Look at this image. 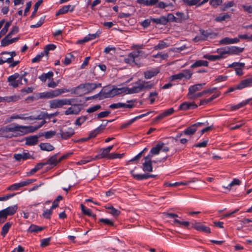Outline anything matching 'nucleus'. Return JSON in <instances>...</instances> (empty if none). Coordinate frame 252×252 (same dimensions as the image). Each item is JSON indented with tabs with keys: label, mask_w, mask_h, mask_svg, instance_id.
<instances>
[{
	"label": "nucleus",
	"mask_w": 252,
	"mask_h": 252,
	"mask_svg": "<svg viewBox=\"0 0 252 252\" xmlns=\"http://www.w3.org/2000/svg\"><path fill=\"white\" fill-rule=\"evenodd\" d=\"M46 121H42L38 126H23L12 124L0 128L1 136L10 138L13 137L24 135L27 131L33 132L42 126Z\"/></svg>",
	"instance_id": "f257e3e1"
},
{
	"label": "nucleus",
	"mask_w": 252,
	"mask_h": 252,
	"mask_svg": "<svg viewBox=\"0 0 252 252\" xmlns=\"http://www.w3.org/2000/svg\"><path fill=\"white\" fill-rule=\"evenodd\" d=\"M101 87V83H87L82 84L74 89V93L79 94L81 93L83 94H88L94 90L96 88Z\"/></svg>",
	"instance_id": "f03ea898"
},
{
	"label": "nucleus",
	"mask_w": 252,
	"mask_h": 252,
	"mask_svg": "<svg viewBox=\"0 0 252 252\" xmlns=\"http://www.w3.org/2000/svg\"><path fill=\"white\" fill-rule=\"evenodd\" d=\"M72 99H56L49 101V106L51 109L61 108L65 105H72Z\"/></svg>",
	"instance_id": "7ed1b4c3"
},
{
	"label": "nucleus",
	"mask_w": 252,
	"mask_h": 252,
	"mask_svg": "<svg viewBox=\"0 0 252 252\" xmlns=\"http://www.w3.org/2000/svg\"><path fill=\"white\" fill-rule=\"evenodd\" d=\"M67 92V90L58 89L51 90L49 92L40 93L38 94L39 98L40 99H48L57 97L63 93Z\"/></svg>",
	"instance_id": "20e7f679"
},
{
	"label": "nucleus",
	"mask_w": 252,
	"mask_h": 252,
	"mask_svg": "<svg viewBox=\"0 0 252 252\" xmlns=\"http://www.w3.org/2000/svg\"><path fill=\"white\" fill-rule=\"evenodd\" d=\"M20 74L18 73L9 76L7 78V81L9 82V86L13 88H17L20 85H22V80L19 78Z\"/></svg>",
	"instance_id": "39448f33"
},
{
	"label": "nucleus",
	"mask_w": 252,
	"mask_h": 252,
	"mask_svg": "<svg viewBox=\"0 0 252 252\" xmlns=\"http://www.w3.org/2000/svg\"><path fill=\"white\" fill-rule=\"evenodd\" d=\"M117 92L116 90H111L108 93H102V90H101L98 94H97L93 96L87 97L86 98V100H89L90 99H94L96 98L99 96H100L101 97L99 98L100 99L107 98L109 97H111L117 94L116 93Z\"/></svg>",
	"instance_id": "423d86ee"
},
{
	"label": "nucleus",
	"mask_w": 252,
	"mask_h": 252,
	"mask_svg": "<svg viewBox=\"0 0 252 252\" xmlns=\"http://www.w3.org/2000/svg\"><path fill=\"white\" fill-rule=\"evenodd\" d=\"M191 227L196 230L206 233L211 232L210 229L208 226L201 224L200 222H194L191 223Z\"/></svg>",
	"instance_id": "0eeeda50"
},
{
	"label": "nucleus",
	"mask_w": 252,
	"mask_h": 252,
	"mask_svg": "<svg viewBox=\"0 0 252 252\" xmlns=\"http://www.w3.org/2000/svg\"><path fill=\"white\" fill-rule=\"evenodd\" d=\"M74 129L72 127H68L66 130H60V134L62 139H67L71 137L74 134Z\"/></svg>",
	"instance_id": "6e6552de"
},
{
	"label": "nucleus",
	"mask_w": 252,
	"mask_h": 252,
	"mask_svg": "<svg viewBox=\"0 0 252 252\" xmlns=\"http://www.w3.org/2000/svg\"><path fill=\"white\" fill-rule=\"evenodd\" d=\"M230 67H235V70L237 75H242L243 74L242 68L245 67V63H233L228 66Z\"/></svg>",
	"instance_id": "1a4fd4ad"
},
{
	"label": "nucleus",
	"mask_w": 252,
	"mask_h": 252,
	"mask_svg": "<svg viewBox=\"0 0 252 252\" xmlns=\"http://www.w3.org/2000/svg\"><path fill=\"white\" fill-rule=\"evenodd\" d=\"M113 121V120H111L110 121H107L106 122L105 124L101 125L99 126L98 127L95 128L94 130L91 131L89 135V138L91 139V138L95 137L97 134H98L99 133H101L102 131V130L104 129L105 127L107 125L108 122H111Z\"/></svg>",
	"instance_id": "9d476101"
},
{
	"label": "nucleus",
	"mask_w": 252,
	"mask_h": 252,
	"mask_svg": "<svg viewBox=\"0 0 252 252\" xmlns=\"http://www.w3.org/2000/svg\"><path fill=\"white\" fill-rule=\"evenodd\" d=\"M81 109L79 105L74 104L72 105L71 107L68 108L65 112L64 114L66 115H77L80 112Z\"/></svg>",
	"instance_id": "9b49d317"
},
{
	"label": "nucleus",
	"mask_w": 252,
	"mask_h": 252,
	"mask_svg": "<svg viewBox=\"0 0 252 252\" xmlns=\"http://www.w3.org/2000/svg\"><path fill=\"white\" fill-rule=\"evenodd\" d=\"M136 86H133L132 88H127L126 90L127 93L129 94L137 93L140 92L143 89V86L141 85V82L139 81L135 83Z\"/></svg>",
	"instance_id": "f8f14e48"
},
{
	"label": "nucleus",
	"mask_w": 252,
	"mask_h": 252,
	"mask_svg": "<svg viewBox=\"0 0 252 252\" xmlns=\"http://www.w3.org/2000/svg\"><path fill=\"white\" fill-rule=\"evenodd\" d=\"M252 86V77L247 78L242 80L238 85L237 88L239 90Z\"/></svg>",
	"instance_id": "ddd939ff"
},
{
	"label": "nucleus",
	"mask_w": 252,
	"mask_h": 252,
	"mask_svg": "<svg viewBox=\"0 0 252 252\" xmlns=\"http://www.w3.org/2000/svg\"><path fill=\"white\" fill-rule=\"evenodd\" d=\"M131 174H132L133 178L138 180H142L144 179H146L149 178H154L156 176V175L149 174H137L134 173V170H131L130 171Z\"/></svg>",
	"instance_id": "4468645a"
},
{
	"label": "nucleus",
	"mask_w": 252,
	"mask_h": 252,
	"mask_svg": "<svg viewBox=\"0 0 252 252\" xmlns=\"http://www.w3.org/2000/svg\"><path fill=\"white\" fill-rule=\"evenodd\" d=\"M39 135H32L26 138V145L33 146L36 144L38 142Z\"/></svg>",
	"instance_id": "2eb2a0df"
},
{
	"label": "nucleus",
	"mask_w": 252,
	"mask_h": 252,
	"mask_svg": "<svg viewBox=\"0 0 252 252\" xmlns=\"http://www.w3.org/2000/svg\"><path fill=\"white\" fill-rule=\"evenodd\" d=\"M1 55L8 54L10 55L11 57L6 59L5 60H2L1 58H0V65L3 64L5 63H11L13 61V57L16 55L15 52H2L1 53Z\"/></svg>",
	"instance_id": "dca6fc26"
},
{
	"label": "nucleus",
	"mask_w": 252,
	"mask_h": 252,
	"mask_svg": "<svg viewBox=\"0 0 252 252\" xmlns=\"http://www.w3.org/2000/svg\"><path fill=\"white\" fill-rule=\"evenodd\" d=\"M174 112V109L173 108H171L165 111L163 113L159 114L158 117L155 118L154 122L156 123L157 121H158L160 120H161V119L165 118L166 117H167V116L172 114Z\"/></svg>",
	"instance_id": "f3484780"
},
{
	"label": "nucleus",
	"mask_w": 252,
	"mask_h": 252,
	"mask_svg": "<svg viewBox=\"0 0 252 252\" xmlns=\"http://www.w3.org/2000/svg\"><path fill=\"white\" fill-rule=\"evenodd\" d=\"M152 111H150V112H148L145 114H141L140 115H139L138 116H136L135 117V118L129 120L128 122H127L126 123H124L123 124L122 126H121V128H126L127 126H130V125H131L134 121H135L136 120L138 119H140V118H143V117L145 116H147V115H148L149 114L152 113Z\"/></svg>",
	"instance_id": "a211bd4d"
},
{
	"label": "nucleus",
	"mask_w": 252,
	"mask_h": 252,
	"mask_svg": "<svg viewBox=\"0 0 252 252\" xmlns=\"http://www.w3.org/2000/svg\"><path fill=\"white\" fill-rule=\"evenodd\" d=\"M205 84V83L197 84L190 86L189 89L188 95H192L196 92L201 90Z\"/></svg>",
	"instance_id": "6ab92c4d"
},
{
	"label": "nucleus",
	"mask_w": 252,
	"mask_h": 252,
	"mask_svg": "<svg viewBox=\"0 0 252 252\" xmlns=\"http://www.w3.org/2000/svg\"><path fill=\"white\" fill-rule=\"evenodd\" d=\"M134 107L133 104H126L124 103H113L111 104L109 106V107L111 109H117L120 108H132Z\"/></svg>",
	"instance_id": "aec40b11"
},
{
	"label": "nucleus",
	"mask_w": 252,
	"mask_h": 252,
	"mask_svg": "<svg viewBox=\"0 0 252 252\" xmlns=\"http://www.w3.org/2000/svg\"><path fill=\"white\" fill-rule=\"evenodd\" d=\"M197 107V105L194 103L184 102L179 106L180 110H187L190 109H194Z\"/></svg>",
	"instance_id": "412c9836"
},
{
	"label": "nucleus",
	"mask_w": 252,
	"mask_h": 252,
	"mask_svg": "<svg viewBox=\"0 0 252 252\" xmlns=\"http://www.w3.org/2000/svg\"><path fill=\"white\" fill-rule=\"evenodd\" d=\"M100 34V32L99 31H97L96 33L94 34H89L88 35L86 36L83 39L78 40L77 41V43H85L86 42H87L88 41H90L91 40L94 39L96 37H97L99 36Z\"/></svg>",
	"instance_id": "4be33fe9"
},
{
	"label": "nucleus",
	"mask_w": 252,
	"mask_h": 252,
	"mask_svg": "<svg viewBox=\"0 0 252 252\" xmlns=\"http://www.w3.org/2000/svg\"><path fill=\"white\" fill-rule=\"evenodd\" d=\"M74 6L67 5L63 6L61 9H59L58 12L56 13V15L58 16L60 14H63L67 13L68 11L72 12L74 10Z\"/></svg>",
	"instance_id": "5701e85b"
},
{
	"label": "nucleus",
	"mask_w": 252,
	"mask_h": 252,
	"mask_svg": "<svg viewBox=\"0 0 252 252\" xmlns=\"http://www.w3.org/2000/svg\"><path fill=\"white\" fill-rule=\"evenodd\" d=\"M14 158L17 161L21 160H26L32 158V156L29 153H23L22 154H18L14 155Z\"/></svg>",
	"instance_id": "b1692460"
},
{
	"label": "nucleus",
	"mask_w": 252,
	"mask_h": 252,
	"mask_svg": "<svg viewBox=\"0 0 252 252\" xmlns=\"http://www.w3.org/2000/svg\"><path fill=\"white\" fill-rule=\"evenodd\" d=\"M164 144L162 142H158L155 147H153L151 151V154L153 155H158L161 150Z\"/></svg>",
	"instance_id": "393cba45"
},
{
	"label": "nucleus",
	"mask_w": 252,
	"mask_h": 252,
	"mask_svg": "<svg viewBox=\"0 0 252 252\" xmlns=\"http://www.w3.org/2000/svg\"><path fill=\"white\" fill-rule=\"evenodd\" d=\"M152 162H156V161H145V162L143 163L142 167V169L144 172H151L153 171Z\"/></svg>",
	"instance_id": "a878e982"
},
{
	"label": "nucleus",
	"mask_w": 252,
	"mask_h": 252,
	"mask_svg": "<svg viewBox=\"0 0 252 252\" xmlns=\"http://www.w3.org/2000/svg\"><path fill=\"white\" fill-rule=\"evenodd\" d=\"M58 154H55L52 157H51L46 162L45 164L46 165L50 164L53 166L57 165L59 163L58 161L57 157Z\"/></svg>",
	"instance_id": "bb28decb"
},
{
	"label": "nucleus",
	"mask_w": 252,
	"mask_h": 252,
	"mask_svg": "<svg viewBox=\"0 0 252 252\" xmlns=\"http://www.w3.org/2000/svg\"><path fill=\"white\" fill-rule=\"evenodd\" d=\"M40 149L48 152L52 151L55 149L54 147L49 143H41L39 144Z\"/></svg>",
	"instance_id": "cd10ccee"
},
{
	"label": "nucleus",
	"mask_w": 252,
	"mask_h": 252,
	"mask_svg": "<svg viewBox=\"0 0 252 252\" xmlns=\"http://www.w3.org/2000/svg\"><path fill=\"white\" fill-rule=\"evenodd\" d=\"M59 114V112H56L54 113H52L50 114H48L47 113L41 112L40 114L38 115V117L37 118L39 119H50L53 117L58 115Z\"/></svg>",
	"instance_id": "c85d7f7f"
},
{
	"label": "nucleus",
	"mask_w": 252,
	"mask_h": 252,
	"mask_svg": "<svg viewBox=\"0 0 252 252\" xmlns=\"http://www.w3.org/2000/svg\"><path fill=\"white\" fill-rule=\"evenodd\" d=\"M240 41V39L237 37L230 38L229 37H225L221 39V44H228L236 43Z\"/></svg>",
	"instance_id": "c756f323"
},
{
	"label": "nucleus",
	"mask_w": 252,
	"mask_h": 252,
	"mask_svg": "<svg viewBox=\"0 0 252 252\" xmlns=\"http://www.w3.org/2000/svg\"><path fill=\"white\" fill-rule=\"evenodd\" d=\"M151 21L156 24L165 25L167 24L165 16H162L158 18H151Z\"/></svg>",
	"instance_id": "7c9ffc66"
},
{
	"label": "nucleus",
	"mask_w": 252,
	"mask_h": 252,
	"mask_svg": "<svg viewBox=\"0 0 252 252\" xmlns=\"http://www.w3.org/2000/svg\"><path fill=\"white\" fill-rule=\"evenodd\" d=\"M208 62L204 60H197L191 65V68H196L200 66H208Z\"/></svg>",
	"instance_id": "2f4dec72"
},
{
	"label": "nucleus",
	"mask_w": 252,
	"mask_h": 252,
	"mask_svg": "<svg viewBox=\"0 0 252 252\" xmlns=\"http://www.w3.org/2000/svg\"><path fill=\"white\" fill-rule=\"evenodd\" d=\"M158 72L159 70L157 69L152 70H148L144 72V77L146 79H150L157 75Z\"/></svg>",
	"instance_id": "473e14b6"
},
{
	"label": "nucleus",
	"mask_w": 252,
	"mask_h": 252,
	"mask_svg": "<svg viewBox=\"0 0 252 252\" xmlns=\"http://www.w3.org/2000/svg\"><path fill=\"white\" fill-rule=\"evenodd\" d=\"M18 209V207L17 205H14L12 206H10L6 208L5 209H3L6 213L7 216L8 215H13L15 212L17 211Z\"/></svg>",
	"instance_id": "72a5a7b5"
},
{
	"label": "nucleus",
	"mask_w": 252,
	"mask_h": 252,
	"mask_svg": "<svg viewBox=\"0 0 252 252\" xmlns=\"http://www.w3.org/2000/svg\"><path fill=\"white\" fill-rule=\"evenodd\" d=\"M252 100V98L248 99H247V100H246L245 101H243L239 103V104H238L237 105L232 106L231 107V109L233 110H237V109H239V108H241L242 107H244L245 105H246Z\"/></svg>",
	"instance_id": "f704fd0d"
},
{
	"label": "nucleus",
	"mask_w": 252,
	"mask_h": 252,
	"mask_svg": "<svg viewBox=\"0 0 252 252\" xmlns=\"http://www.w3.org/2000/svg\"><path fill=\"white\" fill-rule=\"evenodd\" d=\"M197 130L196 128L194 125H192L188 127L183 132L184 134L186 135H193Z\"/></svg>",
	"instance_id": "c9c22d12"
},
{
	"label": "nucleus",
	"mask_w": 252,
	"mask_h": 252,
	"mask_svg": "<svg viewBox=\"0 0 252 252\" xmlns=\"http://www.w3.org/2000/svg\"><path fill=\"white\" fill-rule=\"evenodd\" d=\"M244 48H240L237 46L230 47V55H238L244 51Z\"/></svg>",
	"instance_id": "e433bc0d"
},
{
	"label": "nucleus",
	"mask_w": 252,
	"mask_h": 252,
	"mask_svg": "<svg viewBox=\"0 0 252 252\" xmlns=\"http://www.w3.org/2000/svg\"><path fill=\"white\" fill-rule=\"evenodd\" d=\"M80 206L83 214L90 217H95V215L92 213L90 209L87 208L83 204H81Z\"/></svg>",
	"instance_id": "4c0bfd02"
},
{
	"label": "nucleus",
	"mask_w": 252,
	"mask_h": 252,
	"mask_svg": "<svg viewBox=\"0 0 252 252\" xmlns=\"http://www.w3.org/2000/svg\"><path fill=\"white\" fill-rule=\"evenodd\" d=\"M20 99V96L18 95H12L9 96L2 97V102L6 101L10 102L12 101H16Z\"/></svg>",
	"instance_id": "58836bf2"
},
{
	"label": "nucleus",
	"mask_w": 252,
	"mask_h": 252,
	"mask_svg": "<svg viewBox=\"0 0 252 252\" xmlns=\"http://www.w3.org/2000/svg\"><path fill=\"white\" fill-rule=\"evenodd\" d=\"M53 72L49 71L47 73H43L39 76V79L42 82H45L47 79H50L53 76Z\"/></svg>",
	"instance_id": "ea45409f"
},
{
	"label": "nucleus",
	"mask_w": 252,
	"mask_h": 252,
	"mask_svg": "<svg viewBox=\"0 0 252 252\" xmlns=\"http://www.w3.org/2000/svg\"><path fill=\"white\" fill-rule=\"evenodd\" d=\"M109 155L106 148H102L99 150L98 154L95 156V158H102L108 157Z\"/></svg>",
	"instance_id": "a19ab883"
},
{
	"label": "nucleus",
	"mask_w": 252,
	"mask_h": 252,
	"mask_svg": "<svg viewBox=\"0 0 252 252\" xmlns=\"http://www.w3.org/2000/svg\"><path fill=\"white\" fill-rule=\"evenodd\" d=\"M44 229V227H40L34 224H32L29 229L28 231L30 232H38L39 231H42Z\"/></svg>",
	"instance_id": "79ce46f5"
},
{
	"label": "nucleus",
	"mask_w": 252,
	"mask_h": 252,
	"mask_svg": "<svg viewBox=\"0 0 252 252\" xmlns=\"http://www.w3.org/2000/svg\"><path fill=\"white\" fill-rule=\"evenodd\" d=\"M169 46V45L165 42L163 40H160L158 44L157 45H156L154 49L155 50H161L164 48H167Z\"/></svg>",
	"instance_id": "37998d69"
},
{
	"label": "nucleus",
	"mask_w": 252,
	"mask_h": 252,
	"mask_svg": "<svg viewBox=\"0 0 252 252\" xmlns=\"http://www.w3.org/2000/svg\"><path fill=\"white\" fill-rule=\"evenodd\" d=\"M11 224L10 222H6L2 226L1 234L3 237H5L11 227Z\"/></svg>",
	"instance_id": "c03bdc74"
},
{
	"label": "nucleus",
	"mask_w": 252,
	"mask_h": 252,
	"mask_svg": "<svg viewBox=\"0 0 252 252\" xmlns=\"http://www.w3.org/2000/svg\"><path fill=\"white\" fill-rule=\"evenodd\" d=\"M11 37L8 36V35L5 36L1 40V46L3 47H5L9 44H12L11 40L10 39Z\"/></svg>",
	"instance_id": "a18cd8bd"
},
{
	"label": "nucleus",
	"mask_w": 252,
	"mask_h": 252,
	"mask_svg": "<svg viewBox=\"0 0 252 252\" xmlns=\"http://www.w3.org/2000/svg\"><path fill=\"white\" fill-rule=\"evenodd\" d=\"M165 19L167 21V23L168 22L177 23V22L180 21L179 20H177L176 17L172 13L168 14L166 16H165Z\"/></svg>",
	"instance_id": "49530a36"
},
{
	"label": "nucleus",
	"mask_w": 252,
	"mask_h": 252,
	"mask_svg": "<svg viewBox=\"0 0 252 252\" xmlns=\"http://www.w3.org/2000/svg\"><path fill=\"white\" fill-rule=\"evenodd\" d=\"M43 0H38L34 5V10L32 12V15L31 16V18H33L36 14V13L38 10V8L39 6L41 5V4L42 3Z\"/></svg>",
	"instance_id": "de8ad7c7"
},
{
	"label": "nucleus",
	"mask_w": 252,
	"mask_h": 252,
	"mask_svg": "<svg viewBox=\"0 0 252 252\" xmlns=\"http://www.w3.org/2000/svg\"><path fill=\"white\" fill-rule=\"evenodd\" d=\"M125 62L126 63H128L131 65H133L134 64H137L135 63V59L133 58V56H131L130 55V53H129L127 56V58H126L125 59Z\"/></svg>",
	"instance_id": "09e8293b"
},
{
	"label": "nucleus",
	"mask_w": 252,
	"mask_h": 252,
	"mask_svg": "<svg viewBox=\"0 0 252 252\" xmlns=\"http://www.w3.org/2000/svg\"><path fill=\"white\" fill-rule=\"evenodd\" d=\"M56 131H48L47 132H43L41 134H39V136H44L47 139L50 138L53 136L55 135Z\"/></svg>",
	"instance_id": "8fccbe9b"
},
{
	"label": "nucleus",
	"mask_w": 252,
	"mask_h": 252,
	"mask_svg": "<svg viewBox=\"0 0 252 252\" xmlns=\"http://www.w3.org/2000/svg\"><path fill=\"white\" fill-rule=\"evenodd\" d=\"M176 15L177 16V17H176L177 20L180 21L179 22H177V23H182L187 19L185 14L183 12H177L176 13Z\"/></svg>",
	"instance_id": "3c124183"
},
{
	"label": "nucleus",
	"mask_w": 252,
	"mask_h": 252,
	"mask_svg": "<svg viewBox=\"0 0 252 252\" xmlns=\"http://www.w3.org/2000/svg\"><path fill=\"white\" fill-rule=\"evenodd\" d=\"M203 58L208 59L210 61H214L219 60L220 58V55H205L203 56Z\"/></svg>",
	"instance_id": "603ef678"
},
{
	"label": "nucleus",
	"mask_w": 252,
	"mask_h": 252,
	"mask_svg": "<svg viewBox=\"0 0 252 252\" xmlns=\"http://www.w3.org/2000/svg\"><path fill=\"white\" fill-rule=\"evenodd\" d=\"M87 119V116L80 117L76 120L75 125L80 126L86 121Z\"/></svg>",
	"instance_id": "864d4df0"
},
{
	"label": "nucleus",
	"mask_w": 252,
	"mask_h": 252,
	"mask_svg": "<svg viewBox=\"0 0 252 252\" xmlns=\"http://www.w3.org/2000/svg\"><path fill=\"white\" fill-rule=\"evenodd\" d=\"M234 4V2L233 1H228L226 3H224L221 6V11H225L227 9L233 6Z\"/></svg>",
	"instance_id": "5fc2aeb1"
},
{
	"label": "nucleus",
	"mask_w": 252,
	"mask_h": 252,
	"mask_svg": "<svg viewBox=\"0 0 252 252\" xmlns=\"http://www.w3.org/2000/svg\"><path fill=\"white\" fill-rule=\"evenodd\" d=\"M73 57V55L71 53L67 54V55L65 57L64 60L63 62V64L65 65H67L70 64L71 62V59Z\"/></svg>",
	"instance_id": "6e6d98bb"
},
{
	"label": "nucleus",
	"mask_w": 252,
	"mask_h": 252,
	"mask_svg": "<svg viewBox=\"0 0 252 252\" xmlns=\"http://www.w3.org/2000/svg\"><path fill=\"white\" fill-rule=\"evenodd\" d=\"M63 199V196L58 195L56 199L53 201V204L51 206L52 209H55L59 206V202L60 200Z\"/></svg>",
	"instance_id": "4d7b16f0"
},
{
	"label": "nucleus",
	"mask_w": 252,
	"mask_h": 252,
	"mask_svg": "<svg viewBox=\"0 0 252 252\" xmlns=\"http://www.w3.org/2000/svg\"><path fill=\"white\" fill-rule=\"evenodd\" d=\"M53 209H52V207H51V208L50 209H47L45 210L42 214L43 217L47 219H50V216L53 212Z\"/></svg>",
	"instance_id": "13d9d810"
},
{
	"label": "nucleus",
	"mask_w": 252,
	"mask_h": 252,
	"mask_svg": "<svg viewBox=\"0 0 252 252\" xmlns=\"http://www.w3.org/2000/svg\"><path fill=\"white\" fill-rule=\"evenodd\" d=\"M124 154L111 153L108 156L109 159L121 158L124 156Z\"/></svg>",
	"instance_id": "bf43d9fd"
},
{
	"label": "nucleus",
	"mask_w": 252,
	"mask_h": 252,
	"mask_svg": "<svg viewBox=\"0 0 252 252\" xmlns=\"http://www.w3.org/2000/svg\"><path fill=\"white\" fill-rule=\"evenodd\" d=\"M101 108V106L99 104L96 105L93 107H91L87 109L86 111L88 113H93L95 111H97L98 110Z\"/></svg>",
	"instance_id": "052dcab7"
},
{
	"label": "nucleus",
	"mask_w": 252,
	"mask_h": 252,
	"mask_svg": "<svg viewBox=\"0 0 252 252\" xmlns=\"http://www.w3.org/2000/svg\"><path fill=\"white\" fill-rule=\"evenodd\" d=\"M183 2L189 6L196 5L200 1V0H183Z\"/></svg>",
	"instance_id": "680f3d73"
},
{
	"label": "nucleus",
	"mask_w": 252,
	"mask_h": 252,
	"mask_svg": "<svg viewBox=\"0 0 252 252\" xmlns=\"http://www.w3.org/2000/svg\"><path fill=\"white\" fill-rule=\"evenodd\" d=\"M99 221L104 223L106 225H110V226L114 225L113 222L112 221H111L110 220L108 219L101 218V219H99Z\"/></svg>",
	"instance_id": "e2e57ef3"
},
{
	"label": "nucleus",
	"mask_w": 252,
	"mask_h": 252,
	"mask_svg": "<svg viewBox=\"0 0 252 252\" xmlns=\"http://www.w3.org/2000/svg\"><path fill=\"white\" fill-rule=\"evenodd\" d=\"M21 187H22L21 185V183L20 182L19 183H16L11 185L8 188V189L11 190H17Z\"/></svg>",
	"instance_id": "0e129e2a"
},
{
	"label": "nucleus",
	"mask_w": 252,
	"mask_h": 252,
	"mask_svg": "<svg viewBox=\"0 0 252 252\" xmlns=\"http://www.w3.org/2000/svg\"><path fill=\"white\" fill-rule=\"evenodd\" d=\"M44 53H40L39 54L37 55L35 57L32 59V63L39 62L41 60V58L44 57Z\"/></svg>",
	"instance_id": "69168bd1"
},
{
	"label": "nucleus",
	"mask_w": 252,
	"mask_h": 252,
	"mask_svg": "<svg viewBox=\"0 0 252 252\" xmlns=\"http://www.w3.org/2000/svg\"><path fill=\"white\" fill-rule=\"evenodd\" d=\"M183 76H184V74L181 72L178 74L171 76L170 77V80L172 81L175 80H181L182 78H183Z\"/></svg>",
	"instance_id": "338daca9"
},
{
	"label": "nucleus",
	"mask_w": 252,
	"mask_h": 252,
	"mask_svg": "<svg viewBox=\"0 0 252 252\" xmlns=\"http://www.w3.org/2000/svg\"><path fill=\"white\" fill-rule=\"evenodd\" d=\"M51 241V238H45L41 240L40 246L42 247H45L48 246Z\"/></svg>",
	"instance_id": "774afa93"
}]
</instances>
